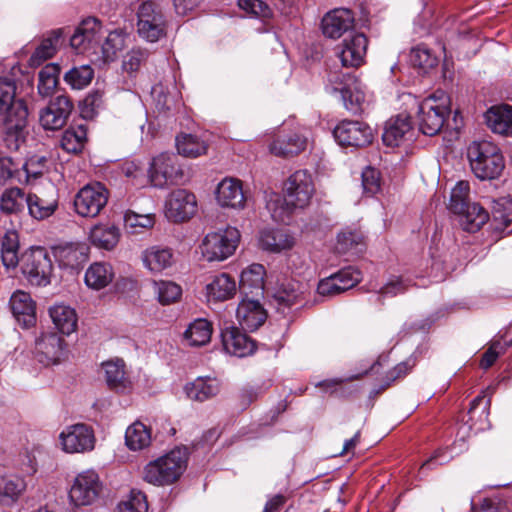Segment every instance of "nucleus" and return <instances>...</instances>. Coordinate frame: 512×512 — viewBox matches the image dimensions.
Segmentation results:
<instances>
[{
  "instance_id": "nucleus-1",
  "label": "nucleus",
  "mask_w": 512,
  "mask_h": 512,
  "mask_svg": "<svg viewBox=\"0 0 512 512\" xmlns=\"http://www.w3.org/2000/svg\"><path fill=\"white\" fill-rule=\"evenodd\" d=\"M19 235L8 230L1 238L0 258L6 270H14L20 263L23 276L34 286H47L53 272L52 259L44 247H31L18 256Z\"/></svg>"
},
{
  "instance_id": "nucleus-2",
  "label": "nucleus",
  "mask_w": 512,
  "mask_h": 512,
  "mask_svg": "<svg viewBox=\"0 0 512 512\" xmlns=\"http://www.w3.org/2000/svg\"><path fill=\"white\" fill-rule=\"evenodd\" d=\"M16 87L12 80L0 78V116L6 124L4 139L7 147L18 150L21 143V131L26 126L28 110L22 100H15Z\"/></svg>"
},
{
  "instance_id": "nucleus-3",
  "label": "nucleus",
  "mask_w": 512,
  "mask_h": 512,
  "mask_svg": "<svg viewBox=\"0 0 512 512\" xmlns=\"http://www.w3.org/2000/svg\"><path fill=\"white\" fill-rule=\"evenodd\" d=\"M467 155L472 171L481 180L495 179L504 169L503 156L490 141L473 142L468 147Z\"/></svg>"
},
{
  "instance_id": "nucleus-4",
  "label": "nucleus",
  "mask_w": 512,
  "mask_h": 512,
  "mask_svg": "<svg viewBox=\"0 0 512 512\" xmlns=\"http://www.w3.org/2000/svg\"><path fill=\"white\" fill-rule=\"evenodd\" d=\"M186 462L185 450L180 448L174 449L146 465L144 480L157 486L172 484L183 473Z\"/></svg>"
},
{
  "instance_id": "nucleus-5",
  "label": "nucleus",
  "mask_w": 512,
  "mask_h": 512,
  "mask_svg": "<svg viewBox=\"0 0 512 512\" xmlns=\"http://www.w3.org/2000/svg\"><path fill=\"white\" fill-rule=\"evenodd\" d=\"M448 106L449 98L441 90L423 99L417 112L419 130L428 136L440 132L450 112Z\"/></svg>"
},
{
  "instance_id": "nucleus-6",
  "label": "nucleus",
  "mask_w": 512,
  "mask_h": 512,
  "mask_svg": "<svg viewBox=\"0 0 512 512\" xmlns=\"http://www.w3.org/2000/svg\"><path fill=\"white\" fill-rule=\"evenodd\" d=\"M326 89L331 93H340L345 108L357 114L362 111L365 102V92L361 82L349 73L330 71Z\"/></svg>"
},
{
  "instance_id": "nucleus-7",
  "label": "nucleus",
  "mask_w": 512,
  "mask_h": 512,
  "mask_svg": "<svg viewBox=\"0 0 512 512\" xmlns=\"http://www.w3.org/2000/svg\"><path fill=\"white\" fill-rule=\"evenodd\" d=\"M240 237L239 230L231 226L210 232L203 238L200 245L202 256L209 262L224 261L234 254Z\"/></svg>"
},
{
  "instance_id": "nucleus-8",
  "label": "nucleus",
  "mask_w": 512,
  "mask_h": 512,
  "mask_svg": "<svg viewBox=\"0 0 512 512\" xmlns=\"http://www.w3.org/2000/svg\"><path fill=\"white\" fill-rule=\"evenodd\" d=\"M167 20L158 4L143 2L137 11V32L148 42H157L166 36Z\"/></svg>"
},
{
  "instance_id": "nucleus-9",
  "label": "nucleus",
  "mask_w": 512,
  "mask_h": 512,
  "mask_svg": "<svg viewBox=\"0 0 512 512\" xmlns=\"http://www.w3.org/2000/svg\"><path fill=\"white\" fill-rule=\"evenodd\" d=\"M109 199L108 189L100 182L87 184L74 197L75 212L86 218H94L105 208Z\"/></svg>"
},
{
  "instance_id": "nucleus-10",
  "label": "nucleus",
  "mask_w": 512,
  "mask_h": 512,
  "mask_svg": "<svg viewBox=\"0 0 512 512\" xmlns=\"http://www.w3.org/2000/svg\"><path fill=\"white\" fill-rule=\"evenodd\" d=\"M182 178L183 171L174 154L161 153L152 159L148 170V183L152 186L162 188L176 184Z\"/></svg>"
},
{
  "instance_id": "nucleus-11",
  "label": "nucleus",
  "mask_w": 512,
  "mask_h": 512,
  "mask_svg": "<svg viewBox=\"0 0 512 512\" xmlns=\"http://www.w3.org/2000/svg\"><path fill=\"white\" fill-rule=\"evenodd\" d=\"M103 35L101 22L94 17H88L75 29L70 45L78 53L98 54Z\"/></svg>"
},
{
  "instance_id": "nucleus-12",
  "label": "nucleus",
  "mask_w": 512,
  "mask_h": 512,
  "mask_svg": "<svg viewBox=\"0 0 512 512\" xmlns=\"http://www.w3.org/2000/svg\"><path fill=\"white\" fill-rule=\"evenodd\" d=\"M337 143L343 147L362 148L372 143L374 133L365 122L357 120H343L333 130Z\"/></svg>"
},
{
  "instance_id": "nucleus-13",
  "label": "nucleus",
  "mask_w": 512,
  "mask_h": 512,
  "mask_svg": "<svg viewBox=\"0 0 512 512\" xmlns=\"http://www.w3.org/2000/svg\"><path fill=\"white\" fill-rule=\"evenodd\" d=\"M283 192L291 205L304 209L315 193L312 175L307 170L295 171L285 181Z\"/></svg>"
},
{
  "instance_id": "nucleus-14",
  "label": "nucleus",
  "mask_w": 512,
  "mask_h": 512,
  "mask_svg": "<svg viewBox=\"0 0 512 512\" xmlns=\"http://www.w3.org/2000/svg\"><path fill=\"white\" fill-rule=\"evenodd\" d=\"M102 483L94 470L79 473L70 489V500L76 506L92 504L100 495Z\"/></svg>"
},
{
  "instance_id": "nucleus-15",
  "label": "nucleus",
  "mask_w": 512,
  "mask_h": 512,
  "mask_svg": "<svg viewBox=\"0 0 512 512\" xmlns=\"http://www.w3.org/2000/svg\"><path fill=\"white\" fill-rule=\"evenodd\" d=\"M197 211L196 196L185 189L172 191L165 202V215L174 222L181 223L189 220Z\"/></svg>"
},
{
  "instance_id": "nucleus-16",
  "label": "nucleus",
  "mask_w": 512,
  "mask_h": 512,
  "mask_svg": "<svg viewBox=\"0 0 512 512\" xmlns=\"http://www.w3.org/2000/svg\"><path fill=\"white\" fill-rule=\"evenodd\" d=\"M62 448L67 453H85L95 447L93 429L86 424L68 426L59 436Z\"/></svg>"
},
{
  "instance_id": "nucleus-17",
  "label": "nucleus",
  "mask_w": 512,
  "mask_h": 512,
  "mask_svg": "<svg viewBox=\"0 0 512 512\" xmlns=\"http://www.w3.org/2000/svg\"><path fill=\"white\" fill-rule=\"evenodd\" d=\"M368 39L364 33H355L345 38L335 48L336 56L345 68H358L364 64Z\"/></svg>"
},
{
  "instance_id": "nucleus-18",
  "label": "nucleus",
  "mask_w": 512,
  "mask_h": 512,
  "mask_svg": "<svg viewBox=\"0 0 512 512\" xmlns=\"http://www.w3.org/2000/svg\"><path fill=\"white\" fill-rule=\"evenodd\" d=\"M64 339L56 333L42 334L35 343V358L44 366L60 363L66 353Z\"/></svg>"
},
{
  "instance_id": "nucleus-19",
  "label": "nucleus",
  "mask_w": 512,
  "mask_h": 512,
  "mask_svg": "<svg viewBox=\"0 0 512 512\" xmlns=\"http://www.w3.org/2000/svg\"><path fill=\"white\" fill-rule=\"evenodd\" d=\"M72 109L73 103L69 97L57 96L40 112V124L45 130L60 129L66 124Z\"/></svg>"
},
{
  "instance_id": "nucleus-20",
  "label": "nucleus",
  "mask_w": 512,
  "mask_h": 512,
  "mask_svg": "<svg viewBox=\"0 0 512 512\" xmlns=\"http://www.w3.org/2000/svg\"><path fill=\"white\" fill-rule=\"evenodd\" d=\"M355 15L348 8H335L328 11L322 18L321 29L324 36L331 39H338L343 34L353 29Z\"/></svg>"
},
{
  "instance_id": "nucleus-21",
  "label": "nucleus",
  "mask_w": 512,
  "mask_h": 512,
  "mask_svg": "<svg viewBox=\"0 0 512 512\" xmlns=\"http://www.w3.org/2000/svg\"><path fill=\"white\" fill-rule=\"evenodd\" d=\"M215 198L223 208L239 210L243 209L246 203L242 182L232 177H226L218 183Z\"/></svg>"
},
{
  "instance_id": "nucleus-22",
  "label": "nucleus",
  "mask_w": 512,
  "mask_h": 512,
  "mask_svg": "<svg viewBox=\"0 0 512 512\" xmlns=\"http://www.w3.org/2000/svg\"><path fill=\"white\" fill-rule=\"evenodd\" d=\"M10 309L16 321L24 328L36 323V304L29 293L17 290L9 301Z\"/></svg>"
},
{
  "instance_id": "nucleus-23",
  "label": "nucleus",
  "mask_w": 512,
  "mask_h": 512,
  "mask_svg": "<svg viewBox=\"0 0 512 512\" xmlns=\"http://www.w3.org/2000/svg\"><path fill=\"white\" fill-rule=\"evenodd\" d=\"M236 317L243 329L254 331L264 324L267 313L258 300L244 298L237 307Z\"/></svg>"
},
{
  "instance_id": "nucleus-24",
  "label": "nucleus",
  "mask_w": 512,
  "mask_h": 512,
  "mask_svg": "<svg viewBox=\"0 0 512 512\" xmlns=\"http://www.w3.org/2000/svg\"><path fill=\"white\" fill-rule=\"evenodd\" d=\"M221 336L225 351L231 355L245 357L255 350L254 342L236 327L226 328Z\"/></svg>"
},
{
  "instance_id": "nucleus-25",
  "label": "nucleus",
  "mask_w": 512,
  "mask_h": 512,
  "mask_svg": "<svg viewBox=\"0 0 512 512\" xmlns=\"http://www.w3.org/2000/svg\"><path fill=\"white\" fill-rule=\"evenodd\" d=\"M306 138L293 132L286 135H278L269 145L271 154L289 158L298 155L306 148Z\"/></svg>"
},
{
  "instance_id": "nucleus-26",
  "label": "nucleus",
  "mask_w": 512,
  "mask_h": 512,
  "mask_svg": "<svg viewBox=\"0 0 512 512\" xmlns=\"http://www.w3.org/2000/svg\"><path fill=\"white\" fill-rule=\"evenodd\" d=\"M208 301L221 302L231 299L237 291L235 279L227 273H220L206 284Z\"/></svg>"
},
{
  "instance_id": "nucleus-27",
  "label": "nucleus",
  "mask_w": 512,
  "mask_h": 512,
  "mask_svg": "<svg viewBox=\"0 0 512 512\" xmlns=\"http://www.w3.org/2000/svg\"><path fill=\"white\" fill-rule=\"evenodd\" d=\"M102 367L108 387L116 392H126L131 389L132 383L125 371V363L121 359L104 362Z\"/></svg>"
},
{
  "instance_id": "nucleus-28",
  "label": "nucleus",
  "mask_w": 512,
  "mask_h": 512,
  "mask_svg": "<svg viewBox=\"0 0 512 512\" xmlns=\"http://www.w3.org/2000/svg\"><path fill=\"white\" fill-rule=\"evenodd\" d=\"M294 238L282 229H265L260 232L259 245L268 252L280 253L294 246Z\"/></svg>"
},
{
  "instance_id": "nucleus-29",
  "label": "nucleus",
  "mask_w": 512,
  "mask_h": 512,
  "mask_svg": "<svg viewBox=\"0 0 512 512\" xmlns=\"http://www.w3.org/2000/svg\"><path fill=\"white\" fill-rule=\"evenodd\" d=\"M485 119L494 133L512 135V106H494L486 112Z\"/></svg>"
},
{
  "instance_id": "nucleus-30",
  "label": "nucleus",
  "mask_w": 512,
  "mask_h": 512,
  "mask_svg": "<svg viewBox=\"0 0 512 512\" xmlns=\"http://www.w3.org/2000/svg\"><path fill=\"white\" fill-rule=\"evenodd\" d=\"M187 397L193 401L204 402L215 397L220 391V383L215 378L199 377L184 387Z\"/></svg>"
},
{
  "instance_id": "nucleus-31",
  "label": "nucleus",
  "mask_w": 512,
  "mask_h": 512,
  "mask_svg": "<svg viewBox=\"0 0 512 512\" xmlns=\"http://www.w3.org/2000/svg\"><path fill=\"white\" fill-rule=\"evenodd\" d=\"M265 268L261 264H252L242 271L239 282L241 293L248 296L262 294L264 289Z\"/></svg>"
},
{
  "instance_id": "nucleus-32",
  "label": "nucleus",
  "mask_w": 512,
  "mask_h": 512,
  "mask_svg": "<svg viewBox=\"0 0 512 512\" xmlns=\"http://www.w3.org/2000/svg\"><path fill=\"white\" fill-rule=\"evenodd\" d=\"M50 318L55 328L64 335L76 331L78 317L76 311L64 304H56L49 309Z\"/></svg>"
},
{
  "instance_id": "nucleus-33",
  "label": "nucleus",
  "mask_w": 512,
  "mask_h": 512,
  "mask_svg": "<svg viewBox=\"0 0 512 512\" xmlns=\"http://www.w3.org/2000/svg\"><path fill=\"white\" fill-rule=\"evenodd\" d=\"M120 230L110 223H100L91 228L90 240L96 247L112 250L119 242Z\"/></svg>"
},
{
  "instance_id": "nucleus-34",
  "label": "nucleus",
  "mask_w": 512,
  "mask_h": 512,
  "mask_svg": "<svg viewBox=\"0 0 512 512\" xmlns=\"http://www.w3.org/2000/svg\"><path fill=\"white\" fill-rule=\"evenodd\" d=\"M114 278L112 266L106 262H95L85 272V284L94 290H100L109 285Z\"/></svg>"
},
{
  "instance_id": "nucleus-35",
  "label": "nucleus",
  "mask_w": 512,
  "mask_h": 512,
  "mask_svg": "<svg viewBox=\"0 0 512 512\" xmlns=\"http://www.w3.org/2000/svg\"><path fill=\"white\" fill-rule=\"evenodd\" d=\"M409 133H411L410 122L406 116L400 115L387 122L382 140L386 146H399Z\"/></svg>"
},
{
  "instance_id": "nucleus-36",
  "label": "nucleus",
  "mask_w": 512,
  "mask_h": 512,
  "mask_svg": "<svg viewBox=\"0 0 512 512\" xmlns=\"http://www.w3.org/2000/svg\"><path fill=\"white\" fill-rule=\"evenodd\" d=\"M59 265L65 268L77 269L88 259L87 249L82 245L67 244L55 250Z\"/></svg>"
},
{
  "instance_id": "nucleus-37",
  "label": "nucleus",
  "mask_w": 512,
  "mask_h": 512,
  "mask_svg": "<svg viewBox=\"0 0 512 512\" xmlns=\"http://www.w3.org/2000/svg\"><path fill=\"white\" fill-rule=\"evenodd\" d=\"M460 216L462 228L468 232L478 231L489 219L488 212L477 203H467Z\"/></svg>"
},
{
  "instance_id": "nucleus-38",
  "label": "nucleus",
  "mask_w": 512,
  "mask_h": 512,
  "mask_svg": "<svg viewBox=\"0 0 512 512\" xmlns=\"http://www.w3.org/2000/svg\"><path fill=\"white\" fill-rule=\"evenodd\" d=\"M62 37V30L57 29L51 31L46 38H44L39 46L35 49L34 53L29 59L31 66L37 67L47 59L54 56L57 51L60 38Z\"/></svg>"
},
{
  "instance_id": "nucleus-39",
  "label": "nucleus",
  "mask_w": 512,
  "mask_h": 512,
  "mask_svg": "<svg viewBox=\"0 0 512 512\" xmlns=\"http://www.w3.org/2000/svg\"><path fill=\"white\" fill-rule=\"evenodd\" d=\"M142 260L146 268L152 272H161L171 266L173 254L169 248L153 246L143 252Z\"/></svg>"
},
{
  "instance_id": "nucleus-40",
  "label": "nucleus",
  "mask_w": 512,
  "mask_h": 512,
  "mask_svg": "<svg viewBox=\"0 0 512 512\" xmlns=\"http://www.w3.org/2000/svg\"><path fill=\"white\" fill-rule=\"evenodd\" d=\"M27 195L18 187L6 188L0 196V210L7 215H17L24 211Z\"/></svg>"
},
{
  "instance_id": "nucleus-41",
  "label": "nucleus",
  "mask_w": 512,
  "mask_h": 512,
  "mask_svg": "<svg viewBox=\"0 0 512 512\" xmlns=\"http://www.w3.org/2000/svg\"><path fill=\"white\" fill-rule=\"evenodd\" d=\"M176 148L186 158H197L207 153L208 144L197 135L181 134L176 137Z\"/></svg>"
},
{
  "instance_id": "nucleus-42",
  "label": "nucleus",
  "mask_w": 512,
  "mask_h": 512,
  "mask_svg": "<svg viewBox=\"0 0 512 512\" xmlns=\"http://www.w3.org/2000/svg\"><path fill=\"white\" fill-rule=\"evenodd\" d=\"M151 443V430L140 421L131 424L125 432V444L132 451H140Z\"/></svg>"
},
{
  "instance_id": "nucleus-43",
  "label": "nucleus",
  "mask_w": 512,
  "mask_h": 512,
  "mask_svg": "<svg viewBox=\"0 0 512 512\" xmlns=\"http://www.w3.org/2000/svg\"><path fill=\"white\" fill-rule=\"evenodd\" d=\"M212 336V325L206 319H196L184 332V340L190 346H204Z\"/></svg>"
},
{
  "instance_id": "nucleus-44",
  "label": "nucleus",
  "mask_w": 512,
  "mask_h": 512,
  "mask_svg": "<svg viewBox=\"0 0 512 512\" xmlns=\"http://www.w3.org/2000/svg\"><path fill=\"white\" fill-rule=\"evenodd\" d=\"M87 139L85 126L78 125L69 127L64 131L60 139V146L68 153L77 154L84 148Z\"/></svg>"
},
{
  "instance_id": "nucleus-45",
  "label": "nucleus",
  "mask_w": 512,
  "mask_h": 512,
  "mask_svg": "<svg viewBox=\"0 0 512 512\" xmlns=\"http://www.w3.org/2000/svg\"><path fill=\"white\" fill-rule=\"evenodd\" d=\"M126 46V34L122 30H115L110 32L104 42L100 44L99 51L102 53V58L105 62L113 61L116 59L119 52Z\"/></svg>"
},
{
  "instance_id": "nucleus-46",
  "label": "nucleus",
  "mask_w": 512,
  "mask_h": 512,
  "mask_svg": "<svg viewBox=\"0 0 512 512\" xmlns=\"http://www.w3.org/2000/svg\"><path fill=\"white\" fill-rule=\"evenodd\" d=\"M26 206L31 217L37 220H43L50 217L55 212L58 202L56 199L47 200L37 194H28Z\"/></svg>"
},
{
  "instance_id": "nucleus-47",
  "label": "nucleus",
  "mask_w": 512,
  "mask_h": 512,
  "mask_svg": "<svg viewBox=\"0 0 512 512\" xmlns=\"http://www.w3.org/2000/svg\"><path fill=\"white\" fill-rule=\"evenodd\" d=\"M267 209L275 222L288 224L294 210L299 207L291 205L285 195L283 197L274 195L268 200Z\"/></svg>"
},
{
  "instance_id": "nucleus-48",
  "label": "nucleus",
  "mask_w": 512,
  "mask_h": 512,
  "mask_svg": "<svg viewBox=\"0 0 512 512\" xmlns=\"http://www.w3.org/2000/svg\"><path fill=\"white\" fill-rule=\"evenodd\" d=\"M59 74L60 67L55 63L47 64L40 70L38 93L42 97H49L53 94L58 85Z\"/></svg>"
},
{
  "instance_id": "nucleus-49",
  "label": "nucleus",
  "mask_w": 512,
  "mask_h": 512,
  "mask_svg": "<svg viewBox=\"0 0 512 512\" xmlns=\"http://www.w3.org/2000/svg\"><path fill=\"white\" fill-rule=\"evenodd\" d=\"M25 488L26 484L20 477H0V504L15 502Z\"/></svg>"
},
{
  "instance_id": "nucleus-50",
  "label": "nucleus",
  "mask_w": 512,
  "mask_h": 512,
  "mask_svg": "<svg viewBox=\"0 0 512 512\" xmlns=\"http://www.w3.org/2000/svg\"><path fill=\"white\" fill-rule=\"evenodd\" d=\"M93 78L94 70L90 65L73 66L64 74V81L76 90L87 87Z\"/></svg>"
},
{
  "instance_id": "nucleus-51",
  "label": "nucleus",
  "mask_w": 512,
  "mask_h": 512,
  "mask_svg": "<svg viewBox=\"0 0 512 512\" xmlns=\"http://www.w3.org/2000/svg\"><path fill=\"white\" fill-rule=\"evenodd\" d=\"M155 224V214H140L133 210H127L124 214V225L128 232L136 234L151 229Z\"/></svg>"
},
{
  "instance_id": "nucleus-52",
  "label": "nucleus",
  "mask_w": 512,
  "mask_h": 512,
  "mask_svg": "<svg viewBox=\"0 0 512 512\" xmlns=\"http://www.w3.org/2000/svg\"><path fill=\"white\" fill-rule=\"evenodd\" d=\"M153 291L161 305L173 304L182 295V288L172 281H154Z\"/></svg>"
},
{
  "instance_id": "nucleus-53",
  "label": "nucleus",
  "mask_w": 512,
  "mask_h": 512,
  "mask_svg": "<svg viewBox=\"0 0 512 512\" xmlns=\"http://www.w3.org/2000/svg\"><path fill=\"white\" fill-rule=\"evenodd\" d=\"M410 287V281L401 276H391L387 282L379 288L376 295V300L382 305L384 298L395 297L404 294Z\"/></svg>"
},
{
  "instance_id": "nucleus-54",
  "label": "nucleus",
  "mask_w": 512,
  "mask_h": 512,
  "mask_svg": "<svg viewBox=\"0 0 512 512\" xmlns=\"http://www.w3.org/2000/svg\"><path fill=\"white\" fill-rule=\"evenodd\" d=\"M493 221L496 222L497 228H506L512 223V199L502 197L493 200L491 207Z\"/></svg>"
},
{
  "instance_id": "nucleus-55",
  "label": "nucleus",
  "mask_w": 512,
  "mask_h": 512,
  "mask_svg": "<svg viewBox=\"0 0 512 512\" xmlns=\"http://www.w3.org/2000/svg\"><path fill=\"white\" fill-rule=\"evenodd\" d=\"M470 186L466 181H459L451 191L449 209L453 213L464 211L468 202Z\"/></svg>"
},
{
  "instance_id": "nucleus-56",
  "label": "nucleus",
  "mask_w": 512,
  "mask_h": 512,
  "mask_svg": "<svg viewBox=\"0 0 512 512\" xmlns=\"http://www.w3.org/2000/svg\"><path fill=\"white\" fill-rule=\"evenodd\" d=\"M274 300L279 307L290 308L302 301V292L293 284H288L275 293Z\"/></svg>"
},
{
  "instance_id": "nucleus-57",
  "label": "nucleus",
  "mask_w": 512,
  "mask_h": 512,
  "mask_svg": "<svg viewBox=\"0 0 512 512\" xmlns=\"http://www.w3.org/2000/svg\"><path fill=\"white\" fill-rule=\"evenodd\" d=\"M411 62L415 67L426 71L437 66L438 59L429 48L418 46L411 51Z\"/></svg>"
},
{
  "instance_id": "nucleus-58",
  "label": "nucleus",
  "mask_w": 512,
  "mask_h": 512,
  "mask_svg": "<svg viewBox=\"0 0 512 512\" xmlns=\"http://www.w3.org/2000/svg\"><path fill=\"white\" fill-rule=\"evenodd\" d=\"M27 178L37 179L48 170V158L44 155H32L23 164Z\"/></svg>"
},
{
  "instance_id": "nucleus-59",
  "label": "nucleus",
  "mask_w": 512,
  "mask_h": 512,
  "mask_svg": "<svg viewBox=\"0 0 512 512\" xmlns=\"http://www.w3.org/2000/svg\"><path fill=\"white\" fill-rule=\"evenodd\" d=\"M148 503L146 496L141 491L132 490L127 501L118 506V512H147Z\"/></svg>"
},
{
  "instance_id": "nucleus-60",
  "label": "nucleus",
  "mask_w": 512,
  "mask_h": 512,
  "mask_svg": "<svg viewBox=\"0 0 512 512\" xmlns=\"http://www.w3.org/2000/svg\"><path fill=\"white\" fill-rule=\"evenodd\" d=\"M238 6L253 17L266 19L272 15L271 8L262 0H238Z\"/></svg>"
},
{
  "instance_id": "nucleus-61",
  "label": "nucleus",
  "mask_w": 512,
  "mask_h": 512,
  "mask_svg": "<svg viewBox=\"0 0 512 512\" xmlns=\"http://www.w3.org/2000/svg\"><path fill=\"white\" fill-rule=\"evenodd\" d=\"M121 172L136 186L142 187L148 183V176L146 177L143 168L136 161H125L121 165Z\"/></svg>"
},
{
  "instance_id": "nucleus-62",
  "label": "nucleus",
  "mask_w": 512,
  "mask_h": 512,
  "mask_svg": "<svg viewBox=\"0 0 512 512\" xmlns=\"http://www.w3.org/2000/svg\"><path fill=\"white\" fill-rule=\"evenodd\" d=\"M361 176L364 193L370 196L376 194L380 189L379 172L372 167H367L363 170Z\"/></svg>"
},
{
  "instance_id": "nucleus-63",
  "label": "nucleus",
  "mask_w": 512,
  "mask_h": 512,
  "mask_svg": "<svg viewBox=\"0 0 512 512\" xmlns=\"http://www.w3.org/2000/svg\"><path fill=\"white\" fill-rule=\"evenodd\" d=\"M148 52L142 49H132L123 60V69L129 73L137 71L141 64L147 59Z\"/></svg>"
},
{
  "instance_id": "nucleus-64",
  "label": "nucleus",
  "mask_w": 512,
  "mask_h": 512,
  "mask_svg": "<svg viewBox=\"0 0 512 512\" xmlns=\"http://www.w3.org/2000/svg\"><path fill=\"white\" fill-rule=\"evenodd\" d=\"M338 278V283L346 290L354 287L361 280V273L358 269L347 267L333 274Z\"/></svg>"
}]
</instances>
